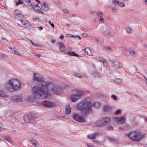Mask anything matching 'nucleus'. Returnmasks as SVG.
I'll use <instances>...</instances> for the list:
<instances>
[{
    "mask_svg": "<svg viewBox=\"0 0 147 147\" xmlns=\"http://www.w3.org/2000/svg\"><path fill=\"white\" fill-rule=\"evenodd\" d=\"M15 17L16 18L18 19H20L23 18V15L22 14L20 13L19 14L16 15Z\"/></svg>",
    "mask_w": 147,
    "mask_h": 147,
    "instance_id": "obj_31",
    "label": "nucleus"
},
{
    "mask_svg": "<svg viewBox=\"0 0 147 147\" xmlns=\"http://www.w3.org/2000/svg\"><path fill=\"white\" fill-rule=\"evenodd\" d=\"M91 74L94 77H99V74L95 71H92L91 73Z\"/></svg>",
    "mask_w": 147,
    "mask_h": 147,
    "instance_id": "obj_27",
    "label": "nucleus"
},
{
    "mask_svg": "<svg viewBox=\"0 0 147 147\" xmlns=\"http://www.w3.org/2000/svg\"><path fill=\"white\" fill-rule=\"evenodd\" d=\"M32 90L36 98H41L43 99L47 97L48 94V91L57 95L61 94L63 92L62 88L59 86L52 82L47 81L43 82L33 87Z\"/></svg>",
    "mask_w": 147,
    "mask_h": 147,
    "instance_id": "obj_1",
    "label": "nucleus"
},
{
    "mask_svg": "<svg viewBox=\"0 0 147 147\" xmlns=\"http://www.w3.org/2000/svg\"><path fill=\"white\" fill-rule=\"evenodd\" d=\"M129 53L133 56H136V52L132 50H130L129 51Z\"/></svg>",
    "mask_w": 147,
    "mask_h": 147,
    "instance_id": "obj_32",
    "label": "nucleus"
},
{
    "mask_svg": "<svg viewBox=\"0 0 147 147\" xmlns=\"http://www.w3.org/2000/svg\"><path fill=\"white\" fill-rule=\"evenodd\" d=\"M25 5L29 9H32L33 7L32 6V4L30 0L25 3Z\"/></svg>",
    "mask_w": 147,
    "mask_h": 147,
    "instance_id": "obj_22",
    "label": "nucleus"
},
{
    "mask_svg": "<svg viewBox=\"0 0 147 147\" xmlns=\"http://www.w3.org/2000/svg\"><path fill=\"white\" fill-rule=\"evenodd\" d=\"M108 139L109 140L110 142H113L114 141V140L113 139L109 138Z\"/></svg>",
    "mask_w": 147,
    "mask_h": 147,
    "instance_id": "obj_55",
    "label": "nucleus"
},
{
    "mask_svg": "<svg viewBox=\"0 0 147 147\" xmlns=\"http://www.w3.org/2000/svg\"><path fill=\"white\" fill-rule=\"evenodd\" d=\"M41 7L44 11H47L49 10V7L47 3L43 2L41 3Z\"/></svg>",
    "mask_w": 147,
    "mask_h": 147,
    "instance_id": "obj_13",
    "label": "nucleus"
},
{
    "mask_svg": "<svg viewBox=\"0 0 147 147\" xmlns=\"http://www.w3.org/2000/svg\"><path fill=\"white\" fill-rule=\"evenodd\" d=\"M58 46L59 49L62 51H64L65 50V47L64 45L61 42H60L58 44Z\"/></svg>",
    "mask_w": 147,
    "mask_h": 147,
    "instance_id": "obj_18",
    "label": "nucleus"
},
{
    "mask_svg": "<svg viewBox=\"0 0 147 147\" xmlns=\"http://www.w3.org/2000/svg\"><path fill=\"white\" fill-rule=\"evenodd\" d=\"M63 11L65 13H68L69 12V11L66 9H64Z\"/></svg>",
    "mask_w": 147,
    "mask_h": 147,
    "instance_id": "obj_54",
    "label": "nucleus"
},
{
    "mask_svg": "<svg viewBox=\"0 0 147 147\" xmlns=\"http://www.w3.org/2000/svg\"><path fill=\"white\" fill-rule=\"evenodd\" d=\"M49 24L53 28H54V25L53 23H51L50 21H49Z\"/></svg>",
    "mask_w": 147,
    "mask_h": 147,
    "instance_id": "obj_50",
    "label": "nucleus"
},
{
    "mask_svg": "<svg viewBox=\"0 0 147 147\" xmlns=\"http://www.w3.org/2000/svg\"><path fill=\"white\" fill-rule=\"evenodd\" d=\"M30 42H31L32 45H33V46H34V45H35V44H34L33 42L32 41V40H30Z\"/></svg>",
    "mask_w": 147,
    "mask_h": 147,
    "instance_id": "obj_63",
    "label": "nucleus"
},
{
    "mask_svg": "<svg viewBox=\"0 0 147 147\" xmlns=\"http://www.w3.org/2000/svg\"><path fill=\"white\" fill-rule=\"evenodd\" d=\"M33 80L38 82H43L45 80V77H42L38 73H34L33 75Z\"/></svg>",
    "mask_w": 147,
    "mask_h": 147,
    "instance_id": "obj_6",
    "label": "nucleus"
},
{
    "mask_svg": "<svg viewBox=\"0 0 147 147\" xmlns=\"http://www.w3.org/2000/svg\"><path fill=\"white\" fill-rule=\"evenodd\" d=\"M71 112V108L69 105H68L66 106L65 110V113L66 114H69Z\"/></svg>",
    "mask_w": 147,
    "mask_h": 147,
    "instance_id": "obj_17",
    "label": "nucleus"
},
{
    "mask_svg": "<svg viewBox=\"0 0 147 147\" xmlns=\"http://www.w3.org/2000/svg\"><path fill=\"white\" fill-rule=\"evenodd\" d=\"M125 29L127 33L129 34L131 33L132 29L129 26L125 28Z\"/></svg>",
    "mask_w": 147,
    "mask_h": 147,
    "instance_id": "obj_29",
    "label": "nucleus"
},
{
    "mask_svg": "<svg viewBox=\"0 0 147 147\" xmlns=\"http://www.w3.org/2000/svg\"><path fill=\"white\" fill-rule=\"evenodd\" d=\"M99 133L98 132H96L91 135H88L87 136L88 138L90 139L94 140L96 137L99 135Z\"/></svg>",
    "mask_w": 147,
    "mask_h": 147,
    "instance_id": "obj_12",
    "label": "nucleus"
},
{
    "mask_svg": "<svg viewBox=\"0 0 147 147\" xmlns=\"http://www.w3.org/2000/svg\"><path fill=\"white\" fill-rule=\"evenodd\" d=\"M105 62L104 63H103V65L105 66H107L108 65V63L106 60H105Z\"/></svg>",
    "mask_w": 147,
    "mask_h": 147,
    "instance_id": "obj_49",
    "label": "nucleus"
},
{
    "mask_svg": "<svg viewBox=\"0 0 147 147\" xmlns=\"http://www.w3.org/2000/svg\"><path fill=\"white\" fill-rule=\"evenodd\" d=\"M74 76L75 77H78L79 78H84L83 77V76H82V74H74Z\"/></svg>",
    "mask_w": 147,
    "mask_h": 147,
    "instance_id": "obj_36",
    "label": "nucleus"
},
{
    "mask_svg": "<svg viewBox=\"0 0 147 147\" xmlns=\"http://www.w3.org/2000/svg\"><path fill=\"white\" fill-rule=\"evenodd\" d=\"M5 138L7 141L9 142H10V141L11 140L10 138L8 137L5 136Z\"/></svg>",
    "mask_w": 147,
    "mask_h": 147,
    "instance_id": "obj_46",
    "label": "nucleus"
},
{
    "mask_svg": "<svg viewBox=\"0 0 147 147\" xmlns=\"http://www.w3.org/2000/svg\"><path fill=\"white\" fill-rule=\"evenodd\" d=\"M21 22L22 23V24L26 27H28L30 25V23L26 20H21Z\"/></svg>",
    "mask_w": 147,
    "mask_h": 147,
    "instance_id": "obj_20",
    "label": "nucleus"
},
{
    "mask_svg": "<svg viewBox=\"0 0 147 147\" xmlns=\"http://www.w3.org/2000/svg\"><path fill=\"white\" fill-rule=\"evenodd\" d=\"M36 117H34L33 114H29L28 115L25 114L24 116V119L25 122H29L31 119H34Z\"/></svg>",
    "mask_w": 147,
    "mask_h": 147,
    "instance_id": "obj_8",
    "label": "nucleus"
},
{
    "mask_svg": "<svg viewBox=\"0 0 147 147\" xmlns=\"http://www.w3.org/2000/svg\"><path fill=\"white\" fill-rule=\"evenodd\" d=\"M114 81L117 83H120L121 82V80L120 79L117 78L114 80Z\"/></svg>",
    "mask_w": 147,
    "mask_h": 147,
    "instance_id": "obj_41",
    "label": "nucleus"
},
{
    "mask_svg": "<svg viewBox=\"0 0 147 147\" xmlns=\"http://www.w3.org/2000/svg\"><path fill=\"white\" fill-rule=\"evenodd\" d=\"M103 110L105 112H110L112 111V107L107 105L104 106Z\"/></svg>",
    "mask_w": 147,
    "mask_h": 147,
    "instance_id": "obj_14",
    "label": "nucleus"
},
{
    "mask_svg": "<svg viewBox=\"0 0 147 147\" xmlns=\"http://www.w3.org/2000/svg\"><path fill=\"white\" fill-rule=\"evenodd\" d=\"M82 37H86L88 36L85 33H83L82 34Z\"/></svg>",
    "mask_w": 147,
    "mask_h": 147,
    "instance_id": "obj_51",
    "label": "nucleus"
},
{
    "mask_svg": "<svg viewBox=\"0 0 147 147\" xmlns=\"http://www.w3.org/2000/svg\"><path fill=\"white\" fill-rule=\"evenodd\" d=\"M77 109L82 111L85 115L90 113L92 111L90 102L86 100L83 101L78 104Z\"/></svg>",
    "mask_w": 147,
    "mask_h": 147,
    "instance_id": "obj_3",
    "label": "nucleus"
},
{
    "mask_svg": "<svg viewBox=\"0 0 147 147\" xmlns=\"http://www.w3.org/2000/svg\"><path fill=\"white\" fill-rule=\"evenodd\" d=\"M66 37H80L79 35L74 36L72 34H67L65 35Z\"/></svg>",
    "mask_w": 147,
    "mask_h": 147,
    "instance_id": "obj_34",
    "label": "nucleus"
},
{
    "mask_svg": "<svg viewBox=\"0 0 147 147\" xmlns=\"http://www.w3.org/2000/svg\"><path fill=\"white\" fill-rule=\"evenodd\" d=\"M1 41L6 42V41H11L10 39L6 38L5 37H1Z\"/></svg>",
    "mask_w": 147,
    "mask_h": 147,
    "instance_id": "obj_30",
    "label": "nucleus"
},
{
    "mask_svg": "<svg viewBox=\"0 0 147 147\" xmlns=\"http://www.w3.org/2000/svg\"><path fill=\"white\" fill-rule=\"evenodd\" d=\"M104 22V19L103 18H101L100 19L99 21V23L100 24L103 23Z\"/></svg>",
    "mask_w": 147,
    "mask_h": 147,
    "instance_id": "obj_42",
    "label": "nucleus"
},
{
    "mask_svg": "<svg viewBox=\"0 0 147 147\" xmlns=\"http://www.w3.org/2000/svg\"><path fill=\"white\" fill-rule=\"evenodd\" d=\"M108 34H109V35L111 34V33L110 32L107 31L106 32Z\"/></svg>",
    "mask_w": 147,
    "mask_h": 147,
    "instance_id": "obj_61",
    "label": "nucleus"
},
{
    "mask_svg": "<svg viewBox=\"0 0 147 147\" xmlns=\"http://www.w3.org/2000/svg\"><path fill=\"white\" fill-rule=\"evenodd\" d=\"M5 87L7 90L12 92L21 88V83L16 79H12L7 82Z\"/></svg>",
    "mask_w": 147,
    "mask_h": 147,
    "instance_id": "obj_2",
    "label": "nucleus"
},
{
    "mask_svg": "<svg viewBox=\"0 0 147 147\" xmlns=\"http://www.w3.org/2000/svg\"><path fill=\"white\" fill-rule=\"evenodd\" d=\"M99 60L100 61H102L103 63H104V62H105V60H106L105 59L103 58L102 57H99Z\"/></svg>",
    "mask_w": 147,
    "mask_h": 147,
    "instance_id": "obj_47",
    "label": "nucleus"
},
{
    "mask_svg": "<svg viewBox=\"0 0 147 147\" xmlns=\"http://www.w3.org/2000/svg\"><path fill=\"white\" fill-rule=\"evenodd\" d=\"M112 11L113 12H116L117 11V9H116L114 8H112Z\"/></svg>",
    "mask_w": 147,
    "mask_h": 147,
    "instance_id": "obj_52",
    "label": "nucleus"
},
{
    "mask_svg": "<svg viewBox=\"0 0 147 147\" xmlns=\"http://www.w3.org/2000/svg\"><path fill=\"white\" fill-rule=\"evenodd\" d=\"M112 66L115 68H118L120 66V64L117 62H113L112 61Z\"/></svg>",
    "mask_w": 147,
    "mask_h": 147,
    "instance_id": "obj_21",
    "label": "nucleus"
},
{
    "mask_svg": "<svg viewBox=\"0 0 147 147\" xmlns=\"http://www.w3.org/2000/svg\"><path fill=\"white\" fill-rule=\"evenodd\" d=\"M98 17H101L103 15V13L100 12L99 11L96 13Z\"/></svg>",
    "mask_w": 147,
    "mask_h": 147,
    "instance_id": "obj_35",
    "label": "nucleus"
},
{
    "mask_svg": "<svg viewBox=\"0 0 147 147\" xmlns=\"http://www.w3.org/2000/svg\"><path fill=\"white\" fill-rule=\"evenodd\" d=\"M111 98H113L114 100H116L117 99V97L114 95H112L111 96Z\"/></svg>",
    "mask_w": 147,
    "mask_h": 147,
    "instance_id": "obj_40",
    "label": "nucleus"
},
{
    "mask_svg": "<svg viewBox=\"0 0 147 147\" xmlns=\"http://www.w3.org/2000/svg\"><path fill=\"white\" fill-rule=\"evenodd\" d=\"M9 49L10 50V52L17 55H19V54L18 53V52L14 49H13L10 47H9Z\"/></svg>",
    "mask_w": 147,
    "mask_h": 147,
    "instance_id": "obj_28",
    "label": "nucleus"
},
{
    "mask_svg": "<svg viewBox=\"0 0 147 147\" xmlns=\"http://www.w3.org/2000/svg\"><path fill=\"white\" fill-rule=\"evenodd\" d=\"M100 105V103L98 102H94L93 103L92 105L93 106L96 108L98 107Z\"/></svg>",
    "mask_w": 147,
    "mask_h": 147,
    "instance_id": "obj_26",
    "label": "nucleus"
},
{
    "mask_svg": "<svg viewBox=\"0 0 147 147\" xmlns=\"http://www.w3.org/2000/svg\"><path fill=\"white\" fill-rule=\"evenodd\" d=\"M15 13L16 14V15H17L19 14L20 13V11L17 10H16L15 11Z\"/></svg>",
    "mask_w": 147,
    "mask_h": 147,
    "instance_id": "obj_45",
    "label": "nucleus"
},
{
    "mask_svg": "<svg viewBox=\"0 0 147 147\" xmlns=\"http://www.w3.org/2000/svg\"><path fill=\"white\" fill-rule=\"evenodd\" d=\"M93 142L96 143V144H97L98 143V142L96 140H94L93 141Z\"/></svg>",
    "mask_w": 147,
    "mask_h": 147,
    "instance_id": "obj_60",
    "label": "nucleus"
},
{
    "mask_svg": "<svg viewBox=\"0 0 147 147\" xmlns=\"http://www.w3.org/2000/svg\"><path fill=\"white\" fill-rule=\"evenodd\" d=\"M127 136L130 140L135 142H139L141 139V134L137 130L129 132Z\"/></svg>",
    "mask_w": 147,
    "mask_h": 147,
    "instance_id": "obj_4",
    "label": "nucleus"
},
{
    "mask_svg": "<svg viewBox=\"0 0 147 147\" xmlns=\"http://www.w3.org/2000/svg\"><path fill=\"white\" fill-rule=\"evenodd\" d=\"M51 42L52 43H54L55 42V40L54 39L52 40Z\"/></svg>",
    "mask_w": 147,
    "mask_h": 147,
    "instance_id": "obj_56",
    "label": "nucleus"
},
{
    "mask_svg": "<svg viewBox=\"0 0 147 147\" xmlns=\"http://www.w3.org/2000/svg\"><path fill=\"white\" fill-rule=\"evenodd\" d=\"M38 29L40 30H41L42 29V27L41 26H40L38 28Z\"/></svg>",
    "mask_w": 147,
    "mask_h": 147,
    "instance_id": "obj_59",
    "label": "nucleus"
},
{
    "mask_svg": "<svg viewBox=\"0 0 147 147\" xmlns=\"http://www.w3.org/2000/svg\"><path fill=\"white\" fill-rule=\"evenodd\" d=\"M0 96L3 97H7V96L0 90Z\"/></svg>",
    "mask_w": 147,
    "mask_h": 147,
    "instance_id": "obj_33",
    "label": "nucleus"
},
{
    "mask_svg": "<svg viewBox=\"0 0 147 147\" xmlns=\"http://www.w3.org/2000/svg\"><path fill=\"white\" fill-rule=\"evenodd\" d=\"M70 98L71 101L73 102L76 101L78 99V97L75 94L71 95Z\"/></svg>",
    "mask_w": 147,
    "mask_h": 147,
    "instance_id": "obj_23",
    "label": "nucleus"
},
{
    "mask_svg": "<svg viewBox=\"0 0 147 147\" xmlns=\"http://www.w3.org/2000/svg\"><path fill=\"white\" fill-rule=\"evenodd\" d=\"M84 50L87 54L90 56L93 55L90 49L88 47H87L84 49Z\"/></svg>",
    "mask_w": 147,
    "mask_h": 147,
    "instance_id": "obj_19",
    "label": "nucleus"
},
{
    "mask_svg": "<svg viewBox=\"0 0 147 147\" xmlns=\"http://www.w3.org/2000/svg\"><path fill=\"white\" fill-rule=\"evenodd\" d=\"M42 104L46 107H53L55 105V104L54 103L47 101H43L42 102Z\"/></svg>",
    "mask_w": 147,
    "mask_h": 147,
    "instance_id": "obj_11",
    "label": "nucleus"
},
{
    "mask_svg": "<svg viewBox=\"0 0 147 147\" xmlns=\"http://www.w3.org/2000/svg\"><path fill=\"white\" fill-rule=\"evenodd\" d=\"M75 94L76 95L78 98L83 94V92L82 91H77Z\"/></svg>",
    "mask_w": 147,
    "mask_h": 147,
    "instance_id": "obj_24",
    "label": "nucleus"
},
{
    "mask_svg": "<svg viewBox=\"0 0 147 147\" xmlns=\"http://www.w3.org/2000/svg\"><path fill=\"white\" fill-rule=\"evenodd\" d=\"M35 1L36 2L38 3V4H40V2L38 0H35Z\"/></svg>",
    "mask_w": 147,
    "mask_h": 147,
    "instance_id": "obj_62",
    "label": "nucleus"
},
{
    "mask_svg": "<svg viewBox=\"0 0 147 147\" xmlns=\"http://www.w3.org/2000/svg\"><path fill=\"white\" fill-rule=\"evenodd\" d=\"M144 2L147 5V0H145Z\"/></svg>",
    "mask_w": 147,
    "mask_h": 147,
    "instance_id": "obj_64",
    "label": "nucleus"
},
{
    "mask_svg": "<svg viewBox=\"0 0 147 147\" xmlns=\"http://www.w3.org/2000/svg\"><path fill=\"white\" fill-rule=\"evenodd\" d=\"M34 55L36 56L37 57H39L41 56V55L40 54H36V53H34Z\"/></svg>",
    "mask_w": 147,
    "mask_h": 147,
    "instance_id": "obj_53",
    "label": "nucleus"
},
{
    "mask_svg": "<svg viewBox=\"0 0 147 147\" xmlns=\"http://www.w3.org/2000/svg\"><path fill=\"white\" fill-rule=\"evenodd\" d=\"M32 8L35 12L37 13L41 14L44 13V12L42 11L41 8L40 7H38V8H37L35 7H33Z\"/></svg>",
    "mask_w": 147,
    "mask_h": 147,
    "instance_id": "obj_16",
    "label": "nucleus"
},
{
    "mask_svg": "<svg viewBox=\"0 0 147 147\" xmlns=\"http://www.w3.org/2000/svg\"><path fill=\"white\" fill-rule=\"evenodd\" d=\"M30 143L33 145L34 147H38L39 144L38 142L35 140H29Z\"/></svg>",
    "mask_w": 147,
    "mask_h": 147,
    "instance_id": "obj_15",
    "label": "nucleus"
},
{
    "mask_svg": "<svg viewBox=\"0 0 147 147\" xmlns=\"http://www.w3.org/2000/svg\"><path fill=\"white\" fill-rule=\"evenodd\" d=\"M121 113V110H118L117 111H116L115 112V114L117 115L118 114H120Z\"/></svg>",
    "mask_w": 147,
    "mask_h": 147,
    "instance_id": "obj_48",
    "label": "nucleus"
},
{
    "mask_svg": "<svg viewBox=\"0 0 147 147\" xmlns=\"http://www.w3.org/2000/svg\"><path fill=\"white\" fill-rule=\"evenodd\" d=\"M125 5L122 2L119 3V6H121L122 7H125Z\"/></svg>",
    "mask_w": 147,
    "mask_h": 147,
    "instance_id": "obj_43",
    "label": "nucleus"
},
{
    "mask_svg": "<svg viewBox=\"0 0 147 147\" xmlns=\"http://www.w3.org/2000/svg\"><path fill=\"white\" fill-rule=\"evenodd\" d=\"M106 51H108V50L112 51V49H111L110 47H104Z\"/></svg>",
    "mask_w": 147,
    "mask_h": 147,
    "instance_id": "obj_38",
    "label": "nucleus"
},
{
    "mask_svg": "<svg viewBox=\"0 0 147 147\" xmlns=\"http://www.w3.org/2000/svg\"><path fill=\"white\" fill-rule=\"evenodd\" d=\"M125 119L126 117L125 116L119 117H116L114 118L116 122L121 124H123L125 123Z\"/></svg>",
    "mask_w": 147,
    "mask_h": 147,
    "instance_id": "obj_9",
    "label": "nucleus"
},
{
    "mask_svg": "<svg viewBox=\"0 0 147 147\" xmlns=\"http://www.w3.org/2000/svg\"><path fill=\"white\" fill-rule=\"evenodd\" d=\"M73 118L75 120L78 122H83L85 121V118L80 116L78 114H74Z\"/></svg>",
    "mask_w": 147,
    "mask_h": 147,
    "instance_id": "obj_10",
    "label": "nucleus"
},
{
    "mask_svg": "<svg viewBox=\"0 0 147 147\" xmlns=\"http://www.w3.org/2000/svg\"><path fill=\"white\" fill-rule=\"evenodd\" d=\"M11 99L15 102H20L22 101L23 98L21 95H15L12 96Z\"/></svg>",
    "mask_w": 147,
    "mask_h": 147,
    "instance_id": "obj_7",
    "label": "nucleus"
},
{
    "mask_svg": "<svg viewBox=\"0 0 147 147\" xmlns=\"http://www.w3.org/2000/svg\"><path fill=\"white\" fill-rule=\"evenodd\" d=\"M24 3L23 1H22L21 0H18V1L16 3V5H18L19 4H21Z\"/></svg>",
    "mask_w": 147,
    "mask_h": 147,
    "instance_id": "obj_37",
    "label": "nucleus"
},
{
    "mask_svg": "<svg viewBox=\"0 0 147 147\" xmlns=\"http://www.w3.org/2000/svg\"><path fill=\"white\" fill-rule=\"evenodd\" d=\"M5 130V129L3 128L0 127V131H3Z\"/></svg>",
    "mask_w": 147,
    "mask_h": 147,
    "instance_id": "obj_57",
    "label": "nucleus"
},
{
    "mask_svg": "<svg viewBox=\"0 0 147 147\" xmlns=\"http://www.w3.org/2000/svg\"><path fill=\"white\" fill-rule=\"evenodd\" d=\"M68 54L69 55L71 56H76L77 57H78L79 56V55H78L76 54L74 52L72 51H70L68 52Z\"/></svg>",
    "mask_w": 147,
    "mask_h": 147,
    "instance_id": "obj_25",
    "label": "nucleus"
},
{
    "mask_svg": "<svg viewBox=\"0 0 147 147\" xmlns=\"http://www.w3.org/2000/svg\"><path fill=\"white\" fill-rule=\"evenodd\" d=\"M107 130H112L113 129V127L109 125L107 127Z\"/></svg>",
    "mask_w": 147,
    "mask_h": 147,
    "instance_id": "obj_44",
    "label": "nucleus"
},
{
    "mask_svg": "<svg viewBox=\"0 0 147 147\" xmlns=\"http://www.w3.org/2000/svg\"><path fill=\"white\" fill-rule=\"evenodd\" d=\"M110 120L109 117H102L98 119L95 123L97 126L102 127L107 125L109 123Z\"/></svg>",
    "mask_w": 147,
    "mask_h": 147,
    "instance_id": "obj_5",
    "label": "nucleus"
},
{
    "mask_svg": "<svg viewBox=\"0 0 147 147\" xmlns=\"http://www.w3.org/2000/svg\"><path fill=\"white\" fill-rule=\"evenodd\" d=\"M114 3L115 5L119 6V2L117 1L116 0H114Z\"/></svg>",
    "mask_w": 147,
    "mask_h": 147,
    "instance_id": "obj_39",
    "label": "nucleus"
},
{
    "mask_svg": "<svg viewBox=\"0 0 147 147\" xmlns=\"http://www.w3.org/2000/svg\"><path fill=\"white\" fill-rule=\"evenodd\" d=\"M37 19H38V18L37 17L34 18H33V20L34 21H36Z\"/></svg>",
    "mask_w": 147,
    "mask_h": 147,
    "instance_id": "obj_58",
    "label": "nucleus"
}]
</instances>
